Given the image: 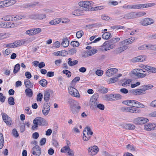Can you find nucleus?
<instances>
[{
	"instance_id": "1",
	"label": "nucleus",
	"mask_w": 156,
	"mask_h": 156,
	"mask_svg": "<svg viewBox=\"0 0 156 156\" xmlns=\"http://www.w3.org/2000/svg\"><path fill=\"white\" fill-rule=\"evenodd\" d=\"M155 5V4L154 3H150L148 4H140L129 5H124L122 6V7L123 8L125 9H139L153 6Z\"/></svg>"
},
{
	"instance_id": "2",
	"label": "nucleus",
	"mask_w": 156,
	"mask_h": 156,
	"mask_svg": "<svg viewBox=\"0 0 156 156\" xmlns=\"http://www.w3.org/2000/svg\"><path fill=\"white\" fill-rule=\"evenodd\" d=\"M34 125L32 126V129L35 130L37 129L38 126H47L48 124L47 121L43 118L40 117L36 118L33 121Z\"/></svg>"
},
{
	"instance_id": "3",
	"label": "nucleus",
	"mask_w": 156,
	"mask_h": 156,
	"mask_svg": "<svg viewBox=\"0 0 156 156\" xmlns=\"http://www.w3.org/2000/svg\"><path fill=\"white\" fill-rule=\"evenodd\" d=\"M68 102L70 105V108L72 113L74 114H77L81 108L79 103L76 101L72 99H69Z\"/></svg>"
},
{
	"instance_id": "4",
	"label": "nucleus",
	"mask_w": 156,
	"mask_h": 156,
	"mask_svg": "<svg viewBox=\"0 0 156 156\" xmlns=\"http://www.w3.org/2000/svg\"><path fill=\"white\" fill-rule=\"evenodd\" d=\"M94 4V3L93 2L88 1H80L78 3L79 6L86 9L84 11H89L90 8Z\"/></svg>"
},
{
	"instance_id": "5",
	"label": "nucleus",
	"mask_w": 156,
	"mask_h": 156,
	"mask_svg": "<svg viewBox=\"0 0 156 156\" xmlns=\"http://www.w3.org/2000/svg\"><path fill=\"white\" fill-rule=\"evenodd\" d=\"M120 47L117 48L116 51L118 53H121L128 48L127 45L129 44L127 39H125L119 43Z\"/></svg>"
},
{
	"instance_id": "6",
	"label": "nucleus",
	"mask_w": 156,
	"mask_h": 156,
	"mask_svg": "<svg viewBox=\"0 0 156 156\" xmlns=\"http://www.w3.org/2000/svg\"><path fill=\"white\" fill-rule=\"evenodd\" d=\"M149 121L148 119L144 117H138L133 119V122L137 125H142L146 123Z\"/></svg>"
},
{
	"instance_id": "7",
	"label": "nucleus",
	"mask_w": 156,
	"mask_h": 156,
	"mask_svg": "<svg viewBox=\"0 0 156 156\" xmlns=\"http://www.w3.org/2000/svg\"><path fill=\"white\" fill-rule=\"evenodd\" d=\"M114 47V45L113 44H110L108 41H106L104 43L100 49L101 51L105 52L113 48Z\"/></svg>"
},
{
	"instance_id": "8",
	"label": "nucleus",
	"mask_w": 156,
	"mask_h": 156,
	"mask_svg": "<svg viewBox=\"0 0 156 156\" xmlns=\"http://www.w3.org/2000/svg\"><path fill=\"white\" fill-rule=\"evenodd\" d=\"M122 110L126 112L132 113H139L141 112V110L133 107H126L122 108Z\"/></svg>"
},
{
	"instance_id": "9",
	"label": "nucleus",
	"mask_w": 156,
	"mask_h": 156,
	"mask_svg": "<svg viewBox=\"0 0 156 156\" xmlns=\"http://www.w3.org/2000/svg\"><path fill=\"white\" fill-rule=\"evenodd\" d=\"M69 93L73 96L77 98H80V95L78 91L72 87H69L68 88Z\"/></svg>"
},
{
	"instance_id": "10",
	"label": "nucleus",
	"mask_w": 156,
	"mask_h": 156,
	"mask_svg": "<svg viewBox=\"0 0 156 156\" xmlns=\"http://www.w3.org/2000/svg\"><path fill=\"white\" fill-rule=\"evenodd\" d=\"M61 151L62 153H67L70 156H73V152L72 150L70 149L69 146H66L61 149Z\"/></svg>"
},
{
	"instance_id": "11",
	"label": "nucleus",
	"mask_w": 156,
	"mask_h": 156,
	"mask_svg": "<svg viewBox=\"0 0 156 156\" xmlns=\"http://www.w3.org/2000/svg\"><path fill=\"white\" fill-rule=\"evenodd\" d=\"M90 105L91 108L93 109L96 108L98 103V101L95 95H94L91 97L90 101Z\"/></svg>"
},
{
	"instance_id": "12",
	"label": "nucleus",
	"mask_w": 156,
	"mask_h": 156,
	"mask_svg": "<svg viewBox=\"0 0 156 156\" xmlns=\"http://www.w3.org/2000/svg\"><path fill=\"white\" fill-rule=\"evenodd\" d=\"M32 154L36 156H39L41 154V150L38 145L34 146L32 149Z\"/></svg>"
},
{
	"instance_id": "13",
	"label": "nucleus",
	"mask_w": 156,
	"mask_h": 156,
	"mask_svg": "<svg viewBox=\"0 0 156 156\" xmlns=\"http://www.w3.org/2000/svg\"><path fill=\"white\" fill-rule=\"evenodd\" d=\"M154 22V20L149 18H145L140 22V23L143 25L145 26L151 25Z\"/></svg>"
},
{
	"instance_id": "14",
	"label": "nucleus",
	"mask_w": 156,
	"mask_h": 156,
	"mask_svg": "<svg viewBox=\"0 0 156 156\" xmlns=\"http://www.w3.org/2000/svg\"><path fill=\"white\" fill-rule=\"evenodd\" d=\"M98 148L96 146H93L89 148L88 152L89 154L91 155H95L98 151Z\"/></svg>"
},
{
	"instance_id": "15",
	"label": "nucleus",
	"mask_w": 156,
	"mask_h": 156,
	"mask_svg": "<svg viewBox=\"0 0 156 156\" xmlns=\"http://www.w3.org/2000/svg\"><path fill=\"white\" fill-rule=\"evenodd\" d=\"M118 72V69L115 68L108 69L106 72V76L110 77L116 73Z\"/></svg>"
},
{
	"instance_id": "16",
	"label": "nucleus",
	"mask_w": 156,
	"mask_h": 156,
	"mask_svg": "<svg viewBox=\"0 0 156 156\" xmlns=\"http://www.w3.org/2000/svg\"><path fill=\"white\" fill-rule=\"evenodd\" d=\"M144 129L147 131H151L152 130L156 129V124L153 123H148L144 126Z\"/></svg>"
},
{
	"instance_id": "17",
	"label": "nucleus",
	"mask_w": 156,
	"mask_h": 156,
	"mask_svg": "<svg viewBox=\"0 0 156 156\" xmlns=\"http://www.w3.org/2000/svg\"><path fill=\"white\" fill-rule=\"evenodd\" d=\"M84 11V9L81 8L75 9L72 12V14L75 16H79L82 15Z\"/></svg>"
},
{
	"instance_id": "18",
	"label": "nucleus",
	"mask_w": 156,
	"mask_h": 156,
	"mask_svg": "<svg viewBox=\"0 0 156 156\" xmlns=\"http://www.w3.org/2000/svg\"><path fill=\"white\" fill-rule=\"evenodd\" d=\"M50 105H48V103L45 104L42 108L43 114L45 116L47 115L50 112Z\"/></svg>"
},
{
	"instance_id": "19",
	"label": "nucleus",
	"mask_w": 156,
	"mask_h": 156,
	"mask_svg": "<svg viewBox=\"0 0 156 156\" xmlns=\"http://www.w3.org/2000/svg\"><path fill=\"white\" fill-rule=\"evenodd\" d=\"M141 68L149 72L156 73V68L147 65H142Z\"/></svg>"
},
{
	"instance_id": "20",
	"label": "nucleus",
	"mask_w": 156,
	"mask_h": 156,
	"mask_svg": "<svg viewBox=\"0 0 156 156\" xmlns=\"http://www.w3.org/2000/svg\"><path fill=\"white\" fill-rule=\"evenodd\" d=\"M132 92L134 94L137 95H142L146 93V92H144L142 87L141 89L133 90Z\"/></svg>"
},
{
	"instance_id": "21",
	"label": "nucleus",
	"mask_w": 156,
	"mask_h": 156,
	"mask_svg": "<svg viewBox=\"0 0 156 156\" xmlns=\"http://www.w3.org/2000/svg\"><path fill=\"white\" fill-rule=\"evenodd\" d=\"M146 58L145 55H140L135 58L134 60L136 62H141L145 61Z\"/></svg>"
},
{
	"instance_id": "22",
	"label": "nucleus",
	"mask_w": 156,
	"mask_h": 156,
	"mask_svg": "<svg viewBox=\"0 0 156 156\" xmlns=\"http://www.w3.org/2000/svg\"><path fill=\"white\" fill-rule=\"evenodd\" d=\"M24 85L27 88H32L34 86V83H31L28 79H26L24 80Z\"/></svg>"
},
{
	"instance_id": "23",
	"label": "nucleus",
	"mask_w": 156,
	"mask_h": 156,
	"mask_svg": "<svg viewBox=\"0 0 156 156\" xmlns=\"http://www.w3.org/2000/svg\"><path fill=\"white\" fill-rule=\"evenodd\" d=\"M121 76V74H119L115 77L110 78L109 80L107 81V82L108 83H115L118 81V78Z\"/></svg>"
},
{
	"instance_id": "24",
	"label": "nucleus",
	"mask_w": 156,
	"mask_h": 156,
	"mask_svg": "<svg viewBox=\"0 0 156 156\" xmlns=\"http://www.w3.org/2000/svg\"><path fill=\"white\" fill-rule=\"evenodd\" d=\"M153 47L154 46L153 45H146L144 44L139 47L138 48L139 50H143L147 49L151 50L153 48Z\"/></svg>"
},
{
	"instance_id": "25",
	"label": "nucleus",
	"mask_w": 156,
	"mask_h": 156,
	"mask_svg": "<svg viewBox=\"0 0 156 156\" xmlns=\"http://www.w3.org/2000/svg\"><path fill=\"white\" fill-rule=\"evenodd\" d=\"M123 18L126 19H130L134 18L133 12H130L125 14Z\"/></svg>"
},
{
	"instance_id": "26",
	"label": "nucleus",
	"mask_w": 156,
	"mask_h": 156,
	"mask_svg": "<svg viewBox=\"0 0 156 156\" xmlns=\"http://www.w3.org/2000/svg\"><path fill=\"white\" fill-rule=\"evenodd\" d=\"M98 51L95 49H92L90 51H87L85 52L87 56L88 57L92 55L97 52Z\"/></svg>"
},
{
	"instance_id": "27",
	"label": "nucleus",
	"mask_w": 156,
	"mask_h": 156,
	"mask_svg": "<svg viewBox=\"0 0 156 156\" xmlns=\"http://www.w3.org/2000/svg\"><path fill=\"white\" fill-rule=\"evenodd\" d=\"M30 88H27L25 90L26 95L30 98L32 97L33 94V91Z\"/></svg>"
},
{
	"instance_id": "28",
	"label": "nucleus",
	"mask_w": 156,
	"mask_h": 156,
	"mask_svg": "<svg viewBox=\"0 0 156 156\" xmlns=\"http://www.w3.org/2000/svg\"><path fill=\"white\" fill-rule=\"evenodd\" d=\"M72 59L71 58H68V64L69 66H73L78 63V61L77 60H75L72 61Z\"/></svg>"
},
{
	"instance_id": "29",
	"label": "nucleus",
	"mask_w": 156,
	"mask_h": 156,
	"mask_svg": "<svg viewBox=\"0 0 156 156\" xmlns=\"http://www.w3.org/2000/svg\"><path fill=\"white\" fill-rule=\"evenodd\" d=\"M69 44V42L67 38L63 39L61 43L62 45L64 48L67 47Z\"/></svg>"
},
{
	"instance_id": "30",
	"label": "nucleus",
	"mask_w": 156,
	"mask_h": 156,
	"mask_svg": "<svg viewBox=\"0 0 156 156\" xmlns=\"http://www.w3.org/2000/svg\"><path fill=\"white\" fill-rule=\"evenodd\" d=\"M37 20H42L46 18L47 16L44 13H37Z\"/></svg>"
},
{
	"instance_id": "31",
	"label": "nucleus",
	"mask_w": 156,
	"mask_h": 156,
	"mask_svg": "<svg viewBox=\"0 0 156 156\" xmlns=\"http://www.w3.org/2000/svg\"><path fill=\"white\" fill-rule=\"evenodd\" d=\"M6 27L7 28H14L16 27L17 24L12 22H7L5 23Z\"/></svg>"
},
{
	"instance_id": "32",
	"label": "nucleus",
	"mask_w": 156,
	"mask_h": 156,
	"mask_svg": "<svg viewBox=\"0 0 156 156\" xmlns=\"http://www.w3.org/2000/svg\"><path fill=\"white\" fill-rule=\"evenodd\" d=\"M134 100H126L123 101L122 103L129 106L134 107V106L133 105V104H134Z\"/></svg>"
},
{
	"instance_id": "33",
	"label": "nucleus",
	"mask_w": 156,
	"mask_h": 156,
	"mask_svg": "<svg viewBox=\"0 0 156 156\" xmlns=\"http://www.w3.org/2000/svg\"><path fill=\"white\" fill-rule=\"evenodd\" d=\"M59 20L60 19L58 18L54 19L49 21V24L52 25L58 24L60 23Z\"/></svg>"
},
{
	"instance_id": "34",
	"label": "nucleus",
	"mask_w": 156,
	"mask_h": 156,
	"mask_svg": "<svg viewBox=\"0 0 156 156\" xmlns=\"http://www.w3.org/2000/svg\"><path fill=\"white\" fill-rule=\"evenodd\" d=\"M134 105H136L134 107H136L138 108H144L145 107V106L141 103L135 100H134Z\"/></svg>"
},
{
	"instance_id": "35",
	"label": "nucleus",
	"mask_w": 156,
	"mask_h": 156,
	"mask_svg": "<svg viewBox=\"0 0 156 156\" xmlns=\"http://www.w3.org/2000/svg\"><path fill=\"white\" fill-rule=\"evenodd\" d=\"M111 36V34L109 32H106L102 35V38L105 39H108Z\"/></svg>"
},
{
	"instance_id": "36",
	"label": "nucleus",
	"mask_w": 156,
	"mask_h": 156,
	"mask_svg": "<svg viewBox=\"0 0 156 156\" xmlns=\"http://www.w3.org/2000/svg\"><path fill=\"white\" fill-rule=\"evenodd\" d=\"M124 126L127 129L133 130L135 128V126L134 125L130 124H126Z\"/></svg>"
},
{
	"instance_id": "37",
	"label": "nucleus",
	"mask_w": 156,
	"mask_h": 156,
	"mask_svg": "<svg viewBox=\"0 0 156 156\" xmlns=\"http://www.w3.org/2000/svg\"><path fill=\"white\" fill-rule=\"evenodd\" d=\"M83 131L86 132L87 136L92 135L93 134V132L90 127L85 128Z\"/></svg>"
},
{
	"instance_id": "38",
	"label": "nucleus",
	"mask_w": 156,
	"mask_h": 156,
	"mask_svg": "<svg viewBox=\"0 0 156 156\" xmlns=\"http://www.w3.org/2000/svg\"><path fill=\"white\" fill-rule=\"evenodd\" d=\"M134 18L144 16L146 13L144 12H133Z\"/></svg>"
},
{
	"instance_id": "39",
	"label": "nucleus",
	"mask_w": 156,
	"mask_h": 156,
	"mask_svg": "<svg viewBox=\"0 0 156 156\" xmlns=\"http://www.w3.org/2000/svg\"><path fill=\"white\" fill-rule=\"evenodd\" d=\"M27 17L24 14H20L16 15L14 17L16 20H19L22 19H24Z\"/></svg>"
},
{
	"instance_id": "40",
	"label": "nucleus",
	"mask_w": 156,
	"mask_h": 156,
	"mask_svg": "<svg viewBox=\"0 0 156 156\" xmlns=\"http://www.w3.org/2000/svg\"><path fill=\"white\" fill-rule=\"evenodd\" d=\"M153 87V86L151 84H146L144 85L142 87L144 90V92H145L146 90L152 88Z\"/></svg>"
},
{
	"instance_id": "41",
	"label": "nucleus",
	"mask_w": 156,
	"mask_h": 156,
	"mask_svg": "<svg viewBox=\"0 0 156 156\" xmlns=\"http://www.w3.org/2000/svg\"><path fill=\"white\" fill-rule=\"evenodd\" d=\"M138 39V37H132L129 38L127 39L129 43V44H131L133 42H134Z\"/></svg>"
},
{
	"instance_id": "42",
	"label": "nucleus",
	"mask_w": 156,
	"mask_h": 156,
	"mask_svg": "<svg viewBox=\"0 0 156 156\" xmlns=\"http://www.w3.org/2000/svg\"><path fill=\"white\" fill-rule=\"evenodd\" d=\"M50 93L48 91L45 92L44 94V101L47 102L48 101L50 98Z\"/></svg>"
},
{
	"instance_id": "43",
	"label": "nucleus",
	"mask_w": 156,
	"mask_h": 156,
	"mask_svg": "<svg viewBox=\"0 0 156 156\" xmlns=\"http://www.w3.org/2000/svg\"><path fill=\"white\" fill-rule=\"evenodd\" d=\"M113 94H108L105 96V99L109 101H114Z\"/></svg>"
},
{
	"instance_id": "44",
	"label": "nucleus",
	"mask_w": 156,
	"mask_h": 156,
	"mask_svg": "<svg viewBox=\"0 0 156 156\" xmlns=\"http://www.w3.org/2000/svg\"><path fill=\"white\" fill-rule=\"evenodd\" d=\"M28 17L29 19L32 20H37V13H33L29 14L28 15Z\"/></svg>"
},
{
	"instance_id": "45",
	"label": "nucleus",
	"mask_w": 156,
	"mask_h": 156,
	"mask_svg": "<svg viewBox=\"0 0 156 156\" xmlns=\"http://www.w3.org/2000/svg\"><path fill=\"white\" fill-rule=\"evenodd\" d=\"M8 103L11 105H14L15 104L14 99L12 97H10L8 99Z\"/></svg>"
},
{
	"instance_id": "46",
	"label": "nucleus",
	"mask_w": 156,
	"mask_h": 156,
	"mask_svg": "<svg viewBox=\"0 0 156 156\" xmlns=\"http://www.w3.org/2000/svg\"><path fill=\"white\" fill-rule=\"evenodd\" d=\"M39 83L42 87H44L46 86L48 82L45 79H43L39 81Z\"/></svg>"
},
{
	"instance_id": "47",
	"label": "nucleus",
	"mask_w": 156,
	"mask_h": 156,
	"mask_svg": "<svg viewBox=\"0 0 156 156\" xmlns=\"http://www.w3.org/2000/svg\"><path fill=\"white\" fill-rule=\"evenodd\" d=\"M99 92L105 94L108 92V89L104 87H101L99 90Z\"/></svg>"
},
{
	"instance_id": "48",
	"label": "nucleus",
	"mask_w": 156,
	"mask_h": 156,
	"mask_svg": "<svg viewBox=\"0 0 156 156\" xmlns=\"http://www.w3.org/2000/svg\"><path fill=\"white\" fill-rule=\"evenodd\" d=\"M76 52V49L75 48H72L69 50L68 51L67 53L68 54L72 55L75 54Z\"/></svg>"
},
{
	"instance_id": "49",
	"label": "nucleus",
	"mask_w": 156,
	"mask_h": 156,
	"mask_svg": "<svg viewBox=\"0 0 156 156\" xmlns=\"http://www.w3.org/2000/svg\"><path fill=\"white\" fill-rule=\"evenodd\" d=\"M13 43L15 48L20 46L23 44L22 41L20 40L16 41L13 42Z\"/></svg>"
},
{
	"instance_id": "50",
	"label": "nucleus",
	"mask_w": 156,
	"mask_h": 156,
	"mask_svg": "<svg viewBox=\"0 0 156 156\" xmlns=\"http://www.w3.org/2000/svg\"><path fill=\"white\" fill-rule=\"evenodd\" d=\"M7 2L6 4L7 7L12 5L16 3V1L15 0H7L5 1Z\"/></svg>"
},
{
	"instance_id": "51",
	"label": "nucleus",
	"mask_w": 156,
	"mask_h": 156,
	"mask_svg": "<svg viewBox=\"0 0 156 156\" xmlns=\"http://www.w3.org/2000/svg\"><path fill=\"white\" fill-rule=\"evenodd\" d=\"M131 81L130 79H128L125 81L123 83H122V85L124 87H125L129 86L131 83Z\"/></svg>"
},
{
	"instance_id": "52",
	"label": "nucleus",
	"mask_w": 156,
	"mask_h": 156,
	"mask_svg": "<svg viewBox=\"0 0 156 156\" xmlns=\"http://www.w3.org/2000/svg\"><path fill=\"white\" fill-rule=\"evenodd\" d=\"M59 19H60V23L62 22L63 23H69L70 21V20L67 18H59Z\"/></svg>"
},
{
	"instance_id": "53",
	"label": "nucleus",
	"mask_w": 156,
	"mask_h": 156,
	"mask_svg": "<svg viewBox=\"0 0 156 156\" xmlns=\"http://www.w3.org/2000/svg\"><path fill=\"white\" fill-rule=\"evenodd\" d=\"M20 69V65L19 64H16L14 67L13 73H16L18 72Z\"/></svg>"
},
{
	"instance_id": "54",
	"label": "nucleus",
	"mask_w": 156,
	"mask_h": 156,
	"mask_svg": "<svg viewBox=\"0 0 156 156\" xmlns=\"http://www.w3.org/2000/svg\"><path fill=\"white\" fill-rule=\"evenodd\" d=\"M2 20L7 21H10L12 20V18L9 16H4L2 18Z\"/></svg>"
},
{
	"instance_id": "55",
	"label": "nucleus",
	"mask_w": 156,
	"mask_h": 156,
	"mask_svg": "<svg viewBox=\"0 0 156 156\" xmlns=\"http://www.w3.org/2000/svg\"><path fill=\"white\" fill-rule=\"evenodd\" d=\"M1 35V39H3L4 38H7L10 35V34L8 33H0Z\"/></svg>"
},
{
	"instance_id": "56",
	"label": "nucleus",
	"mask_w": 156,
	"mask_h": 156,
	"mask_svg": "<svg viewBox=\"0 0 156 156\" xmlns=\"http://www.w3.org/2000/svg\"><path fill=\"white\" fill-rule=\"evenodd\" d=\"M114 99V100H117L122 98V96L119 94H113Z\"/></svg>"
},
{
	"instance_id": "57",
	"label": "nucleus",
	"mask_w": 156,
	"mask_h": 156,
	"mask_svg": "<svg viewBox=\"0 0 156 156\" xmlns=\"http://www.w3.org/2000/svg\"><path fill=\"white\" fill-rule=\"evenodd\" d=\"M105 8V7L104 6H96L94 8H91L92 10L96 11L98 10H100L102 9Z\"/></svg>"
},
{
	"instance_id": "58",
	"label": "nucleus",
	"mask_w": 156,
	"mask_h": 156,
	"mask_svg": "<svg viewBox=\"0 0 156 156\" xmlns=\"http://www.w3.org/2000/svg\"><path fill=\"white\" fill-rule=\"evenodd\" d=\"M34 35L39 34L41 32V29L40 28L33 29Z\"/></svg>"
},
{
	"instance_id": "59",
	"label": "nucleus",
	"mask_w": 156,
	"mask_h": 156,
	"mask_svg": "<svg viewBox=\"0 0 156 156\" xmlns=\"http://www.w3.org/2000/svg\"><path fill=\"white\" fill-rule=\"evenodd\" d=\"M83 34V32L82 30H80L77 31L76 33V36L78 38L81 37Z\"/></svg>"
},
{
	"instance_id": "60",
	"label": "nucleus",
	"mask_w": 156,
	"mask_h": 156,
	"mask_svg": "<svg viewBox=\"0 0 156 156\" xmlns=\"http://www.w3.org/2000/svg\"><path fill=\"white\" fill-rule=\"evenodd\" d=\"M120 40V38L116 37L115 38H113L111 40V42L112 43H115L118 42Z\"/></svg>"
},
{
	"instance_id": "61",
	"label": "nucleus",
	"mask_w": 156,
	"mask_h": 156,
	"mask_svg": "<svg viewBox=\"0 0 156 156\" xmlns=\"http://www.w3.org/2000/svg\"><path fill=\"white\" fill-rule=\"evenodd\" d=\"M71 45L73 47H78L80 44L78 42L76 41H73L71 42Z\"/></svg>"
},
{
	"instance_id": "62",
	"label": "nucleus",
	"mask_w": 156,
	"mask_h": 156,
	"mask_svg": "<svg viewBox=\"0 0 156 156\" xmlns=\"http://www.w3.org/2000/svg\"><path fill=\"white\" fill-rule=\"evenodd\" d=\"M126 148L131 151H133L135 150V147L132 145L128 144L126 146Z\"/></svg>"
},
{
	"instance_id": "63",
	"label": "nucleus",
	"mask_w": 156,
	"mask_h": 156,
	"mask_svg": "<svg viewBox=\"0 0 156 156\" xmlns=\"http://www.w3.org/2000/svg\"><path fill=\"white\" fill-rule=\"evenodd\" d=\"M33 29L27 30L26 32V34L29 36L34 35Z\"/></svg>"
},
{
	"instance_id": "64",
	"label": "nucleus",
	"mask_w": 156,
	"mask_h": 156,
	"mask_svg": "<svg viewBox=\"0 0 156 156\" xmlns=\"http://www.w3.org/2000/svg\"><path fill=\"white\" fill-rule=\"evenodd\" d=\"M147 116L148 117H156V111L150 113Z\"/></svg>"
}]
</instances>
